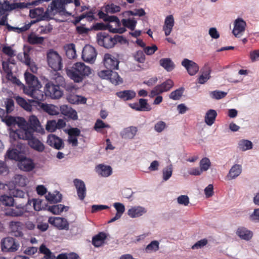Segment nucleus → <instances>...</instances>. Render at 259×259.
<instances>
[{
  "label": "nucleus",
  "mask_w": 259,
  "mask_h": 259,
  "mask_svg": "<svg viewBox=\"0 0 259 259\" xmlns=\"http://www.w3.org/2000/svg\"><path fill=\"white\" fill-rule=\"evenodd\" d=\"M66 73L74 82L79 83L92 73V69L82 62H76L66 69Z\"/></svg>",
  "instance_id": "obj_1"
},
{
  "label": "nucleus",
  "mask_w": 259,
  "mask_h": 259,
  "mask_svg": "<svg viewBox=\"0 0 259 259\" xmlns=\"http://www.w3.org/2000/svg\"><path fill=\"white\" fill-rule=\"evenodd\" d=\"M21 126L27 132L33 133L36 132L41 134L45 133V130L40 125L37 117L34 115L29 117L28 122L25 120L21 124Z\"/></svg>",
  "instance_id": "obj_2"
},
{
  "label": "nucleus",
  "mask_w": 259,
  "mask_h": 259,
  "mask_svg": "<svg viewBox=\"0 0 259 259\" xmlns=\"http://www.w3.org/2000/svg\"><path fill=\"white\" fill-rule=\"evenodd\" d=\"M48 65L55 71L61 70L63 67L62 58L55 51L49 50L47 54Z\"/></svg>",
  "instance_id": "obj_3"
},
{
  "label": "nucleus",
  "mask_w": 259,
  "mask_h": 259,
  "mask_svg": "<svg viewBox=\"0 0 259 259\" xmlns=\"http://www.w3.org/2000/svg\"><path fill=\"white\" fill-rule=\"evenodd\" d=\"M45 93L47 97L51 99H59L63 95V92L53 81H48L44 88Z\"/></svg>",
  "instance_id": "obj_4"
},
{
  "label": "nucleus",
  "mask_w": 259,
  "mask_h": 259,
  "mask_svg": "<svg viewBox=\"0 0 259 259\" xmlns=\"http://www.w3.org/2000/svg\"><path fill=\"white\" fill-rule=\"evenodd\" d=\"M19 246V243L11 237H6L1 241V248L4 252H15L18 250Z\"/></svg>",
  "instance_id": "obj_5"
},
{
  "label": "nucleus",
  "mask_w": 259,
  "mask_h": 259,
  "mask_svg": "<svg viewBox=\"0 0 259 259\" xmlns=\"http://www.w3.org/2000/svg\"><path fill=\"white\" fill-rule=\"evenodd\" d=\"M114 69L101 70L98 73L99 76L103 79H109L114 85L122 83L123 80L118 73L113 71Z\"/></svg>",
  "instance_id": "obj_6"
},
{
  "label": "nucleus",
  "mask_w": 259,
  "mask_h": 259,
  "mask_svg": "<svg viewBox=\"0 0 259 259\" xmlns=\"http://www.w3.org/2000/svg\"><path fill=\"white\" fill-rule=\"evenodd\" d=\"M41 87V85L40 84L39 87L26 88L24 90V93L37 101H44L47 96L45 95V91L43 92L39 89Z\"/></svg>",
  "instance_id": "obj_7"
},
{
  "label": "nucleus",
  "mask_w": 259,
  "mask_h": 259,
  "mask_svg": "<svg viewBox=\"0 0 259 259\" xmlns=\"http://www.w3.org/2000/svg\"><path fill=\"white\" fill-rule=\"evenodd\" d=\"M98 44L105 48H112L116 44V40L105 32H101L97 35Z\"/></svg>",
  "instance_id": "obj_8"
},
{
  "label": "nucleus",
  "mask_w": 259,
  "mask_h": 259,
  "mask_svg": "<svg viewBox=\"0 0 259 259\" xmlns=\"http://www.w3.org/2000/svg\"><path fill=\"white\" fill-rule=\"evenodd\" d=\"M97 52L91 45H86L82 52V58L86 62L93 63L96 60Z\"/></svg>",
  "instance_id": "obj_9"
},
{
  "label": "nucleus",
  "mask_w": 259,
  "mask_h": 259,
  "mask_svg": "<svg viewBox=\"0 0 259 259\" xmlns=\"http://www.w3.org/2000/svg\"><path fill=\"white\" fill-rule=\"evenodd\" d=\"M103 62L107 70L118 69L119 61L110 54L107 53L104 55Z\"/></svg>",
  "instance_id": "obj_10"
},
{
  "label": "nucleus",
  "mask_w": 259,
  "mask_h": 259,
  "mask_svg": "<svg viewBox=\"0 0 259 259\" xmlns=\"http://www.w3.org/2000/svg\"><path fill=\"white\" fill-rule=\"evenodd\" d=\"M30 136L26 138L25 140L28 141L29 146L38 152H42L45 148L44 144L38 139L33 136V133H30Z\"/></svg>",
  "instance_id": "obj_11"
},
{
  "label": "nucleus",
  "mask_w": 259,
  "mask_h": 259,
  "mask_svg": "<svg viewBox=\"0 0 259 259\" xmlns=\"http://www.w3.org/2000/svg\"><path fill=\"white\" fill-rule=\"evenodd\" d=\"M182 65L187 69L189 75H195L199 71V67L197 63L188 59H184Z\"/></svg>",
  "instance_id": "obj_12"
},
{
  "label": "nucleus",
  "mask_w": 259,
  "mask_h": 259,
  "mask_svg": "<svg viewBox=\"0 0 259 259\" xmlns=\"http://www.w3.org/2000/svg\"><path fill=\"white\" fill-rule=\"evenodd\" d=\"M73 183L77 191L78 198L83 200L86 196L87 189L85 184L81 180L75 179L73 180Z\"/></svg>",
  "instance_id": "obj_13"
},
{
  "label": "nucleus",
  "mask_w": 259,
  "mask_h": 259,
  "mask_svg": "<svg viewBox=\"0 0 259 259\" xmlns=\"http://www.w3.org/2000/svg\"><path fill=\"white\" fill-rule=\"evenodd\" d=\"M29 136H30L29 132L24 129L22 126L20 128L15 131H11L10 133V139L13 141H16L18 139L25 140L26 138L29 137Z\"/></svg>",
  "instance_id": "obj_14"
},
{
  "label": "nucleus",
  "mask_w": 259,
  "mask_h": 259,
  "mask_svg": "<svg viewBox=\"0 0 259 259\" xmlns=\"http://www.w3.org/2000/svg\"><path fill=\"white\" fill-rule=\"evenodd\" d=\"M47 143L49 145L57 150H60L64 147L63 140L53 134H50L48 136Z\"/></svg>",
  "instance_id": "obj_15"
},
{
  "label": "nucleus",
  "mask_w": 259,
  "mask_h": 259,
  "mask_svg": "<svg viewBox=\"0 0 259 259\" xmlns=\"http://www.w3.org/2000/svg\"><path fill=\"white\" fill-rule=\"evenodd\" d=\"M19 163V167L20 169L25 171H30L34 168V164L32 159L27 158L23 156Z\"/></svg>",
  "instance_id": "obj_16"
},
{
  "label": "nucleus",
  "mask_w": 259,
  "mask_h": 259,
  "mask_svg": "<svg viewBox=\"0 0 259 259\" xmlns=\"http://www.w3.org/2000/svg\"><path fill=\"white\" fill-rule=\"evenodd\" d=\"M49 222L60 230H67L69 224L67 220L62 218L56 217L54 219L50 218Z\"/></svg>",
  "instance_id": "obj_17"
},
{
  "label": "nucleus",
  "mask_w": 259,
  "mask_h": 259,
  "mask_svg": "<svg viewBox=\"0 0 259 259\" xmlns=\"http://www.w3.org/2000/svg\"><path fill=\"white\" fill-rule=\"evenodd\" d=\"M61 113L73 120L77 119L78 116L76 111L70 107L63 105L60 106Z\"/></svg>",
  "instance_id": "obj_18"
},
{
  "label": "nucleus",
  "mask_w": 259,
  "mask_h": 259,
  "mask_svg": "<svg viewBox=\"0 0 259 259\" xmlns=\"http://www.w3.org/2000/svg\"><path fill=\"white\" fill-rule=\"evenodd\" d=\"M96 172L100 176L108 177L112 173V168L109 165L103 164H99L95 167Z\"/></svg>",
  "instance_id": "obj_19"
},
{
  "label": "nucleus",
  "mask_w": 259,
  "mask_h": 259,
  "mask_svg": "<svg viewBox=\"0 0 259 259\" xmlns=\"http://www.w3.org/2000/svg\"><path fill=\"white\" fill-rule=\"evenodd\" d=\"M246 26V23L242 19H237L234 22V27L232 33L237 37L239 34L245 31Z\"/></svg>",
  "instance_id": "obj_20"
},
{
  "label": "nucleus",
  "mask_w": 259,
  "mask_h": 259,
  "mask_svg": "<svg viewBox=\"0 0 259 259\" xmlns=\"http://www.w3.org/2000/svg\"><path fill=\"white\" fill-rule=\"evenodd\" d=\"M24 77L27 84V87H39L40 84L37 77L26 71L24 73Z\"/></svg>",
  "instance_id": "obj_21"
},
{
  "label": "nucleus",
  "mask_w": 259,
  "mask_h": 259,
  "mask_svg": "<svg viewBox=\"0 0 259 259\" xmlns=\"http://www.w3.org/2000/svg\"><path fill=\"white\" fill-rule=\"evenodd\" d=\"M236 234L241 239L246 241L250 240L253 236L252 232L244 227H238Z\"/></svg>",
  "instance_id": "obj_22"
},
{
  "label": "nucleus",
  "mask_w": 259,
  "mask_h": 259,
  "mask_svg": "<svg viewBox=\"0 0 259 259\" xmlns=\"http://www.w3.org/2000/svg\"><path fill=\"white\" fill-rule=\"evenodd\" d=\"M38 105L40 108L47 113L52 115H56L59 113L58 107L52 104H48L38 102Z\"/></svg>",
  "instance_id": "obj_23"
},
{
  "label": "nucleus",
  "mask_w": 259,
  "mask_h": 259,
  "mask_svg": "<svg viewBox=\"0 0 259 259\" xmlns=\"http://www.w3.org/2000/svg\"><path fill=\"white\" fill-rule=\"evenodd\" d=\"M174 24L175 21L172 15H168L165 18L163 26V30L164 31L165 36H168L170 34Z\"/></svg>",
  "instance_id": "obj_24"
},
{
  "label": "nucleus",
  "mask_w": 259,
  "mask_h": 259,
  "mask_svg": "<svg viewBox=\"0 0 259 259\" xmlns=\"http://www.w3.org/2000/svg\"><path fill=\"white\" fill-rule=\"evenodd\" d=\"M25 205L24 204H20L15 208H10L5 212L7 216L20 217L24 214V210Z\"/></svg>",
  "instance_id": "obj_25"
},
{
  "label": "nucleus",
  "mask_w": 259,
  "mask_h": 259,
  "mask_svg": "<svg viewBox=\"0 0 259 259\" xmlns=\"http://www.w3.org/2000/svg\"><path fill=\"white\" fill-rule=\"evenodd\" d=\"M116 95L123 101H128L135 98L136 93L133 90H124L117 92Z\"/></svg>",
  "instance_id": "obj_26"
},
{
  "label": "nucleus",
  "mask_w": 259,
  "mask_h": 259,
  "mask_svg": "<svg viewBox=\"0 0 259 259\" xmlns=\"http://www.w3.org/2000/svg\"><path fill=\"white\" fill-rule=\"evenodd\" d=\"M107 238V235L105 233L101 232L95 235L92 238V244L95 247H100L105 243Z\"/></svg>",
  "instance_id": "obj_27"
},
{
  "label": "nucleus",
  "mask_w": 259,
  "mask_h": 259,
  "mask_svg": "<svg viewBox=\"0 0 259 259\" xmlns=\"http://www.w3.org/2000/svg\"><path fill=\"white\" fill-rule=\"evenodd\" d=\"M146 209L141 206L133 207L127 211L128 215L132 218L139 217L146 212Z\"/></svg>",
  "instance_id": "obj_28"
},
{
  "label": "nucleus",
  "mask_w": 259,
  "mask_h": 259,
  "mask_svg": "<svg viewBox=\"0 0 259 259\" xmlns=\"http://www.w3.org/2000/svg\"><path fill=\"white\" fill-rule=\"evenodd\" d=\"M242 172V166L240 164H234L230 169L227 176L228 180H232L236 178Z\"/></svg>",
  "instance_id": "obj_29"
},
{
  "label": "nucleus",
  "mask_w": 259,
  "mask_h": 259,
  "mask_svg": "<svg viewBox=\"0 0 259 259\" xmlns=\"http://www.w3.org/2000/svg\"><path fill=\"white\" fill-rule=\"evenodd\" d=\"M29 15L32 18H36V21L43 20L45 17L44 9L43 8H37L30 10Z\"/></svg>",
  "instance_id": "obj_30"
},
{
  "label": "nucleus",
  "mask_w": 259,
  "mask_h": 259,
  "mask_svg": "<svg viewBox=\"0 0 259 259\" xmlns=\"http://www.w3.org/2000/svg\"><path fill=\"white\" fill-rule=\"evenodd\" d=\"M114 208H115L117 212L113 218H112L108 223H112L119 219H120L125 211V207L122 203L119 202L114 203L113 204Z\"/></svg>",
  "instance_id": "obj_31"
},
{
  "label": "nucleus",
  "mask_w": 259,
  "mask_h": 259,
  "mask_svg": "<svg viewBox=\"0 0 259 259\" xmlns=\"http://www.w3.org/2000/svg\"><path fill=\"white\" fill-rule=\"evenodd\" d=\"M15 100L17 103L25 110L31 111L32 107L30 102H34L33 100H29V102H28L25 99L20 96H17Z\"/></svg>",
  "instance_id": "obj_32"
},
{
  "label": "nucleus",
  "mask_w": 259,
  "mask_h": 259,
  "mask_svg": "<svg viewBox=\"0 0 259 259\" xmlns=\"http://www.w3.org/2000/svg\"><path fill=\"white\" fill-rule=\"evenodd\" d=\"M217 116V112L215 110L209 109L206 113L204 117L205 123L209 126L212 125Z\"/></svg>",
  "instance_id": "obj_33"
},
{
  "label": "nucleus",
  "mask_w": 259,
  "mask_h": 259,
  "mask_svg": "<svg viewBox=\"0 0 259 259\" xmlns=\"http://www.w3.org/2000/svg\"><path fill=\"white\" fill-rule=\"evenodd\" d=\"M159 64L168 72L171 71L175 67L174 63L170 58H168L161 59Z\"/></svg>",
  "instance_id": "obj_34"
},
{
  "label": "nucleus",
  "mask_w": 259,
  "mask_h": 259,
  "mask_svg": "<svg viewBox=\"0 0 259 259\" xmlns=\"http://www.w3.org/2000/svg\"><path fill=\"white\" fill-rule=\"evenodd\" d=\"M66 55L69 59H74L76 56L75 46L73 44H69L64 46Z\"/></svg>",
  "instance_id": "obj_35"
},
{
  "label": "nucleus",
  "mask_w": 259,
  "mask_h": 259,
  "mask_svg": "<svg viewBox=\"0 0 259 259\" xmlns=\"http://www.w3.org/2000/svg\"><path fill=\"white\" fill-rule=\"evenodd\" d=\"M44 37L38 36L36 35L31 33L27 38V41L31 45H41L44 41Z\"/></svg>",
  "instance_id": "obj_36"
},
{
  "label": "nucleus",
  "mask_w": 259,
  "mask_h": 259,
  "mask_svg": "<svg viewBox=\"0 0 259 259\" xmlns=\"http://www.w3.org/2000/svg\"><path fill=\"white\" fill-rule=\"evenodd\" d=\"M6 156L10 159L15 160L16 161H19L21 159L22 155L18 150L16 149H13L12 150H8Z\"/></svg>",
  "instance_id": "obj_37"
},
{
  "label": "nucleus",
  "mask_w": 259,
  "mask_h": 259,
  "mask_svg": "<svg viewBox=\"0 0 259 259\" xmlns=\"http://www.w3.org/2000/svg\"><path fill=\"white\" fill-rule=\"evenodd\" d=\"M68 209V206H65L62 204L54 205L49 207V210L54 214H59L64 210L67 211Z\"/></svg>",
  "instance_id": "obj_38"
},
{
  "label": "nucleus",
  "mask_w": 259,
  "mask_h": 259,
  "mask_svg": "<svg viewBox=\"0 0 259 259\" xmlns=\"http://www.w3.org/2000/svg\"><path fill=\"white\" fill-rule=\"evenodd\" d=\"M159 90V92L161 93L166 92L170 90L174 86V82L172 80L168 79L160 84L157 85Z\"/></svg>",
  "instance_id": "obj_39"
},
{
  "label": "nucleus",
  "mask_w": 259,
  "mask_h": 259,
  "mask_svg": "<svg viewBox=\"0 0 259 259\" xmlns=\"http://www.w3.org/2000/svg\"><path fill=\"white\" fill-rule=\"evenodd\" d=\"M14 203V199L12 197L5 195L0 196V206H11Z\"/></svg>",
  "instance_id": "obj_40"
},
{
  "label": "nucleus",
  "mask_w": 259,
  "mask_h": 259,
  "mask_svg": "<svg viewBox=\"0 0 259 259\" xmlns=\"http://www.w3.org/2000/svg\"><path fill=\"white\" fill-rule=\"evenodd\" d=\"M50 81H53L56 85H58L60 88V87H64L65 85V80L63 76L61 75L60 73L56 72L52 78V80Z\"/></svg>",
  "instance_id": "obj_41"
},
{
  "label": "nucleus",
  "mask_w": 259,
  "mask_h": 259,
  "mask_svg": "<svg viewBox=\"0 0 259 259\" xmlns=\"http://www.w3.org/2000/svg\"><path fill=\"white\" fill-rule=\"evenodd\" d=\"M137 131L136 127L130 126L124 130L123 137L125 139H133L137 134Z\"/></svg>",
  "instance_id": "obj_42"
},
{
  "label": "nucleus",
  "mask_w": 259,
  "mask_h": 259,
  "mask_svg": "<svg viewBox=\"0 0 259 259\" xmlns=\"http://www.w3.org/2000/svg\"><path fill=\"white\" fill-rule=\"evenodd\" d=\"M238 148L243 151H246L252 148V143L247 140H241L238 143Z\"/></svg>",
  "instance_id": "obj_43"
},
{
  "label": "nucleus",
  "mask_w": 259,
  "mask_h": 259,
  "mask_svg": "<svg viewBox=\"0 0 259 259\" xmlns=\"http://www.w3.org/2000/svg\"><path fill=\"white\" fill-rule=\"evenodd\" d=\"M12 194L14 197L26 198L27 200V204L25 205V206L28 204H31L30 200L28 198V194H27L24 191L19 189H15L13 191Z\"/></svg>",
  "instance_id": "obj_44"
},
{
  "label": "nucleus",
  "mask_w": 259,
  "mask_h": 259,
  "mask_svg": "<svg viewBox=\"0 0 259 259\" xmlns=\"http://www.w3.org/2000/svg\"><path fill=\"white\" fill-rule=\"evenodd\" d=\"M122 25L127 28L130 29L132 31H133L135 30L136 24H137V21L135 20L134 19H123L122 20Z\"/></svg>",
  "instance_id": "obj_45"
},
{
  "label": "nucleus",
  "mask_w": 259,
  "mask_h": 259,
  "mask_svg": "<svg viewBox=\"0 0 259 259\" xmlns=\"http://www.w3.org/2000/svg\"><path fill=\"white\" fill-rule=\"evenodd\" d=\"M15 183L19 186L24 187L27 185V179L21 175H17L14 177Z\"/></svg>",
  "instance_id": "obj_46"
},
{
  "label": "nucleus",
  "mask_w": 259,
  "mask_h": 259,
  "mask_svg": "<svg viewBox=\"0 0 259 259\" xmlns=\"http://www.w3.org/2000/svg\"><path fill=\"white\" fill-rule=\"evenodd\" d=\"M184 89L183 88H180L176 90L172 91L169 95L170 99L174 100H179L183 95Z\"/></svg>",
  "instance_id": "obj_47"
},
{
  "label": "nucleus",
  "mask_w": 259,
  "mask_h": 259,
  "mask_svg": "<svg viewBox=\"0 0 259 259\" xmlns=\"http://www.w3.org/2000/svg\"><path fill=\"white\" fill-rule=\"evenodd\" d=\"M159 243L158 241L154 240L149 243L146 247L145 250L147 252L156 251L159 249Z\"/></svg>",
  "instance_id": "obj_48"
},
{
  "label": "nucleus",
  "mask_w": 259,
  "mask_h": 259,
  "mask_svg": "<svg viewBox=\"0 0 259 259\" xmlns=\"http://www.w3.org/2000/svg\"><path fill=\"white\" fill-rule=\"evenodd\" d=\"M210 69L209 67L206 68V70L203 73L202 75H201L198 80V82L200 84H203L207 81L208 79H209L210 76Z\"/></svg>",
  "instance_id": "obj_49"
},
{
  "label": "nucleus",
  "mask_w": 259,
  "mask_h": 259,
  "mask_svg": "<svg viewBox=\"0 0 259 259\" xmlns=\"http://www.w3.org/2000/svg\"><path fill=\"white\" fill-rule=\"evenodd\" d=\"M139 106L141 109V111H149L151 110L150 106L147 102V100L145 99H140L139 101Z\"/></svg>",
  "instance_id": "obj_50"
},
{
  "label": "nucleus",
  "mask_w": 259,
  "mask_h": 259,
  "mask_svg": "<svg viewBox=\"0 0 259 259\" xmlns=\"http://www.w3.org/2000/svg\"><path fill=\"white\" fill-rule=\"evenodd\" d=\"M35 22V21H31V23L26 24L25 26L22 27L20 28H16V27L11 26L9 24H8L6 26L7 27V28L8 29V30L9 31H15L16 29H19V30H20V32H23V31H25L28 30L30 28V27H31V24L33 23H34Z\"/></svg>",
  "instance_id": "obj_51"
},
{
  "label": "nucleus",
  "mask_w": 259,
  "mask_h": 259,
  "mask_svg": "<svg viewBox=\"0 0 259 259\" xmlns=\"http://www.w3.org/2000/svg\"><path fill=\"white\" fill-rule=\"evenodd\" d=\"M39 251L45 255L47 259H54V255L45 245H41L39 248Z\"/></svg>",
  "instance_id": "obj_52"
},
{
  "label": "nucleus",
  "mask_w": 259,
  "mask_h": 259,
  "mask_svg": "<svg viewBox=\"0 0 259 259\" xmlns=\"http://www.w3.org/2000/svg\"><path fill=\"white\" fill-rule=\"evenodd\" d=\"M210 166V161L208 158H202L200 162V168L203 171H206Z\"/></svg>",
  "instance_id": "obj_53"
},
{
  "label": "nucleus",
  "mask_w": 259,
  "mask_h": 259,
  "mask_svg": "<svg viewBox=\"0 0 259 259\" xmlns=\"http://www.w3.org/2000/svg\"><path fill=\"white\" fill-rule=\"evenodd\" d=\"M2 52L9 57H14L16 56V51L10 46H4L2 49Z\"/></svg>",
  "instance_id": "obj_54"
},
{
  "label": "nucleus",
  "mask_w": 259,
  "mask_h": 259,
  "mask_svg": "<svg viewBox=\"0 0 259 259\" xmlns=\"http://www.w3.org/2000/svg\"><path fill=\"white\" fill-rule=\"evenodd\" d=\"M109 127V125L106 124L102 120L98 119L95 122L94 128L95 131L99 132L100 129L106 127L108 128Z\"/></svg>",
  "instance_id": "obj_55"
},
{
  "label": "nucleus",
  "mask_w": 259,
  "mask_h": 259,
  "mask_svg": "<svg viewBox=\"0 0 259 259\" xmlns=\"http://www.w3.org/2000/svg\"><path fill=\"white\" fill-rule=\"evenodd\" d=\"M134 59L139 63H143L145 61V56L142 51H138L134 55Z\"/></svg>",
  "instance_id": "obj_56"
},
{
  "label": "nucleus",
  "mask_w": 259,
  "mask_h": 259,
  "mask_svg": "<svg viewBox=\"0 0 259 259\" xmlns=\"http://www.w3.org/2000/svg\"><path fill=\"white\" fill-rule=\"evenodd\" d=\"M211 97L217 100H219L225 97L227 95V93L220 91H214L210 93Z\"/></svg>",
  "instance_id": "obj_57"
},
{
  "label": "nucleus",
  "mask_w": 259,
  "mask_h": 259,
  "mask_svg": "<svg viewBox=\"0 0 259 259\" xmlns=\"http://www.w3.org/2000/svg\"><path fill=\"white\" fill-rule=\"evenodd\" d=\"M172 169L171 166H167L163 169V179L164 181L168 180L171 176Z\"/></svg>",
  "instance_id": "obj_58"
},
{
  "label": "nucleus",
  "mask_w": 259,
  "mask_h": 259,
  "mask_svg": "<svg viewBox=\"0 0 259 259\" xmlns=\"http://www.w3.org/2000/svg\"><path fill=\"white\" fill-rule=\"evenodd\" d=\"M106 9L108 13L112 14L118 12L120 11V7L118 6L114 5V4L108 5L106 6Z\"/></svg>",
  "instance_id": "obj_59"
},
{
  "label": "nucleus",
  "mask_w": 259,
  "mask_h": 259,
  "mask_svg": "<svg viewBox=\"0 0 259 259\" xmlns=\"http://www.w3.org/2000/svg\"><path fill=\"white\" fill-rule=\"evenodd\" d=\"M33 208L36 211H39L44 208L43 201L40 199L32 200Z\"/></svg>",
  "instance_id": "obj_60"
},
{
  "label": "nucleus",
  "mask_w": 259,
  "mask_h": 259,
  "mask_svg": "<svg viewBox=\"0 0 259 259\" xmlns=\"http://www.w3.org/2000/svg\"><path fill=\"white\" fill-rule=\"evenodd\" d=\"M32 2L31 3H12V9H23L25 8H29L30 6H32Z\"/></svg>",
  "instance_id": "obj_61"
},
{
  "label": "nucleus",
  "mask_w": 259,
  "mask_h": 259,
  "mask_svg": "<svg viewBox=\"0 0 259 259\" xmlns=\"http://www.w3.org/2000/svg\"><path fill=\"white\" fill-rule=\"evenodd\" d=\"M95 13L91 10L89 12H87L85 13H82L81 15V19L86 18L87 21L89 22H92L94 20H95V18L94 16Z\"/></svg>",
  "instance_id": "obj_62"
},
{
  "label": "nucleus",
  "mask_w": 259,
  "mask_h": 259,
  "mask_svg": "<svg viewBox=\"0 0 259 259\" xmlns=\"http://www.w3.org/2000/svg\"><path fill=\"white\" fill-rule=\"evenodd\" d=\"M6 108L8 113H11L14 109V102L12 99H8L6 102Z\"/></svg>",
  "instance_id": "obj_63"
},
{
  "label": "nucleus",
  "mask_w": 259,
  "mask_h": 259,
  "mask_svg": "<svg viewBox=\"0 0 259 259\" xmlns=\"http://www.w3.org/2000/svg\"><path fill=\"white\" fill-rule=\"evenodd\" d=\"M158 50L157 47L153 45L151 47H145L144 49V53L147 55L153 54Z\"/></svg>",
  "instance_id": "obj_64"
}]
</instances>
